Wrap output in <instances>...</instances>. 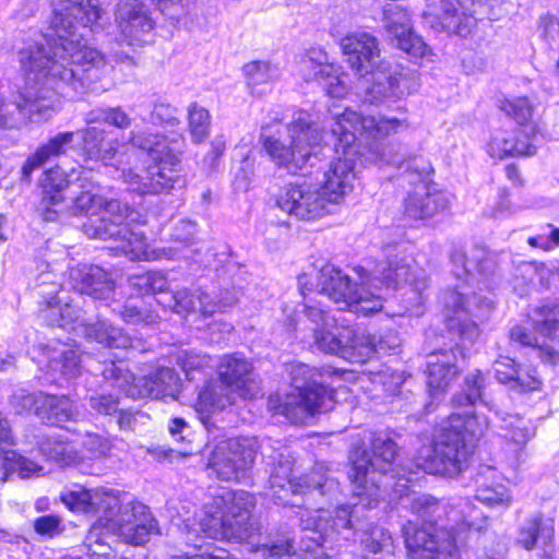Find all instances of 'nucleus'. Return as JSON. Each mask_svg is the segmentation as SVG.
Wrapping results in <instances>:
<instances>
[{
	"mask_svg": "<svg viewBox=\"0 0 559 559\" xmlns=\"http://www.w3.org/2000/svg\"><path fill=\"white\" fill-rule=\"evenodd\" d=\"M81 413L73 401L66 395L46 394L41 399L37 417L47 425L61 426L68 421H76Z\"/></svg>",
	"mask_w": 559,
	"mask_h": 559,
	"instance_id": "37",
	"label": "nucleus"
},
{
	"mask_svg": "<svg viewBox=\"0 0 559 559\" xmlns=\"http://www.w3.org/2000/svg\"><path fill=\"white\" fill-rule=\"evenodd\" d=\"M488 427L486 418L475 413H453L435 437L431 472L449 476L460 474L467 464L474 440Z\"/></svg>",
	"mask_w": 559,
	"mask_h": 559,
	"instance_id": "7",
	"label": "nucleus"
},
{
	"mask_svg": "<svg viewBox=\"0 0 559 559\" xmlns=\"http://www.w3.org/2000/svg\"><path fill=\"white\" fill-rule=\"evenodd\" d=\"M452 272L457 278L478 273L490 275L496 271V263L492 258L483 249L474 248L469 254L463 248H454L450 254Z\"/></svg>",
	"mask_w": 559,
	"mask_h": 559,
	"instance_id": "34",
	"label": "nucleus"
},
{
	"mask_svg": "<svg viewBox=\"0 0 559 559\" xmlns=\"http://www.w3.org/2000/svg\"><path fill=\"white\" fill-rule=\"evenodd\" d=\"M115 22L119 34L129 45H143L153 39L154 22L139 0L119 1L115 10Z\"/></svg>",
	"mask_w": 559,
	"mask_h": 559,
	"instance_id": "22",
	"label": "nucleus"
},
{
	"mask_svg": "<svg viewBox=\"0 0 559 559\" xmlns=\"http://www.w3.org/2000/svg\"><path fill=\"white\" fill-rule=\"evenodd\" d=\"M409 509L424 520L420 526L408 522L402 528L411 559L462 558L464 538L437 524L445 512L444 506L437 498L426 493L414 495L409 499Z\"/></svg>",
	"mask_w": 559,
	"mask_h": 559,
	"instance_id": "4",
	"label": "nucleus"
},
{
	"mask_svg": "<svg viewBox=\"0 0 559 559\" xmlns=\"http://www.w3.org/2000/svg\"><path fill=\"white\" fill-rule=\"evenodd\" d=\"M76 174L72 170L66 174L59 166L51 167L39 178L40 199L36 212L45 222H56L64 206V191L68 189L71 177Z\"/></svg>",
	"mask_w": 559,
	"mask_h": 559,
	"instance_id": "24",
	"label": "nucleus"
},
{
	"mask_svg": "<svg viewBox=\"0 0 559 559\" xmlns=\"http://www.w3.org/2000/svg\"><path fill=\"white\" fill-rule=\"evenodd\" d=\"M141 503H127L111 528L127 544L143 545L152 534L157 533V522L145 512Z\"/></svg>",
	"mask_w": 559,
	"mask_h": 559,
	"instance_id": "26",
	"label": "nucleus"
},
{
	"mask_svg": "<svg viewBox=\"0 0 559 559\" xmlns=\"http://www.w3.org/2000/svg\"><path fill=\"white\" fill-rule=\"evenodd\" d=\"M488 153L492 157L531 156L536 153L527 134L520 130L498 131L488 143Z\"/></svg>",
	"mask_w": 559,
	"mask_h": 559,
	"instance_id": "35",
	"label": "nucleus"
},
{
	"mask_svg": "<svg viewBox=\"0 0 559 559\" xmlns=\"http://www.w3.org/2000/svg\"><path fill=\"white\" fill-rule=\"evenodd\" d=\"M76 174L72 170L66 174L59 166L51 167L39 178L40 199L36 212L45 222H56L64 206V191L68 189L71 177Z\"/></svg>",
	"mask_w": 559,
	"mask_h": 559,
	"instance_id": "25",
	"label": "nucleus"
},
{
	"mask_svg": "<svg viewBox=\"0 0 559 559\" xmlns=\"http://www.w3.org/2000/svg\"><path fill=\"white\" fill-rule=\"evenodd\" d=\"M219 379L242 399H253L260 392L252 374V365L243 357L224 356L218 366Z\"/></svg>",
	"mask_w": 559,
	"mask_h": 559,
	"instance_id": "32",
	"label": "nucleus"
},
{
	"mask_svg": "<svg viewBox=\"0 0 559 559\" xmlns=\"http://www.w3.org/2000/svg\"><path fill=\"white\" fill-rule=\"evenodd\" d=\"M383 251L385 260L378 262L371 271L361 265L353 267L356 275L354 284L340 269L331 264L323 265L317 274L316 286L319 293L328 296L340 310L368 316L382 309L383 287L397 288L411 284L419 289L412 260L394 246H386Z\"/></svg>",
	"mask_w": 559,
	"mask_h": 559,
	"instance_id": "2",
	"label": "nucleus"
},
{
	"mask_svg": "<svg viewBox=\"0 0 559 559\" xmlns=\"http://www.w3.org/2000/svg\"><path fill=\"white\" fill-rule=\"evenodd\" d=\"M179 166L180 164L170 165L163 160H151L141 174L128 169L122 173V177L130 189L140 194L170 193L186 186V179L181 176Z\"/></svg>",
	"mask_w": 559,
	"mask_h": 559,
	"instance_id": "20",
	"label": "nucleus"
},
{
	"mask_svg": "<svg viewBox=\"0 0 559 559\" xmlns=\"http://www.w3.org/2000/svg\"><path fill=\"white\" fill-rule=\"evenodd\" d=\"M294 392L288 393L277 412L292 424L304 425L316 413L333 406V392L322 384L321 374L308 365L292 362L287 366Z\"/></svg>",
	"mask_w": 559,
	"mask_h": 559,
	"instance_id": "10",
	"label": "nucleus"
},
{
	"mask_svg": "<svg viewBox=\"0 0 559 559\" xmlns=\"http://www.w3.org/2000/svg\"><path fill=\"white\" fill-rule=\"evenodd\" d=\"M17 56L25 75L17 97L24 115L35 122L51 117L58 96L73 99L108 90L111 67L103 53L83 43V34L61 35L53 41L40 35L25 41Z\"/></svg>",
	"mask_w": 559,
	"mask_h": 559,
	"instance_id": "1",
	"label": "nucleus"
},
{
	"mask_svg": "<svg viewBox=\"0 0 559 559\" xmlns=\"http://www.w3.org/2000/svg\"><path fill=\"white\" fill-rule=\"evenodd\" d=\"M406 128H408L406 119L362 116L348 108L336 115L331 132L336 138L334 145L338 156L325 171V181L320 187L330 202L335 206L338 205L353 190L358 158L357 134L367 140L380 141Z\"/></svg>",
	"mask_w": 559,
	"mask_h": 559,
	"instance_id": "3",
	"label": "nucleus"
},
{
	"mask_svg": "<svg viewBox=\"0 0 559 559\" xmlns=\"http://www.w3.org/2000/svg\"><path fill=\"white\" fill-rule=\"evenodd\" d=\"M212 358L194 350H181L177 355V364L186 373L189 380H193V372L204 371L206 368H212Z\"/></svg>",
	"mask_w": 559,
	"mask_h": 559,
	"instance_id": "56",
	"label": "nucleus"
},
{
	"mask_svg": "<svg viewBox=\"0 0 559 559\" xmlns=\"http://www.w3.org/2000/svg\"><path fill=\"white\" fill-rule=\"evenodd\" d=\"M107 536L103 534L102 519L95 523L90 530L85 538V547L90 558L96 557L97 559H108L109 551L111 550Z\"/></svg>",
	"mask_w": 559,
	"mask_h": 559,
	"instance_id": "57",
	"label": "nucleus"
},
{
	"mask_svg": "<svg viewBox=\"0 0 559 559\" xmlns=\"http://www.w3.org/2000/svg\"><path fill=\"white\" fill-rule=\"evenodd\" d=\"M263 127L260 142L264 152L278 168L296 174L306 165L311 167L314 159H319L322 152L323 129L312 116L298 110L293 114L292 120L286 124L287 140H283L280 132H267Z\"/></svg>",
	"mask_w": 559,
	"mask_h": 559,
	"instance_id": "5",
	"label": "nucleus"
},
{
	"mask_svg": "<svg viewBox=\"0 0 559 559\" xmlns=\"http://www.w3.org/2000/svg\"><path fill=\"white\" fill-rule=\"evenodd\" d=\"M359 511L358 507L343 506L333 514L324 512L302 521V533L295 550L316 552L319 547H333L342 540H350L355 536V530L365 527L358 518ZM286 538L296 539L295 536H285L282 540Z\"/></svg>",
	"mask_w": 559,
	"mask_h": 559,
	"instance_id": "12",
	"label": "nucleus"
},
{
	"mask_svg": "<svg viewBox=\"0 0 559 559\" xmlns=\"http://www.w3.org/2000/svg\"><path fill=\"white\" fill-rule=\"evenodd\" d=\"M448 206V195L436 183L417 185L404 201V214L414 219H428Z\"/></svg>",
	"mask_w": 559,
	"mask_h": 559,
	"instance_id": "31",
	"label": "nucleus"
},
{
	"mask_svg": "<svg viewBox=\"0 0 559 559\" xmlns=\"http://www.w3.org/2000/svg\"><path fill=\"white\" fill-rule=\"evenodd\" d=\"M116 249L120 250L129 260H150L153 252L148 250V243L144 233L131 228L129 225H123L121 234L119 235Z\"/></svg>",
	"mask_w": 559,
	"mask_h": 559,
	"instance_id": "41",
	"label": "nucleus"
},
{
	"mask_svg": "<svg viewBox=\"0 0 559 559\" xmlns=\"http://www.w3.org/2000/svg\"><path fill=\"white\" fill-rule=\"evenodd\" d=\"M321 346L352 362L362 364L373 354H390L400 346V338L393 331H388L380 336L371 334H357L353 329L345 328L338 335H325L320 337Z\"/></svg>",
	"mask_w": 559,
	"mask_h": 559,
	"instance_id": "16",
	"label": "nucleus"
},
{
	"mask_svg": "<svg viewBox=\"0 0 559 559\" xmlns=\"http://www.w3.org/2000/svg\"><path fill=\"white\" fill-rule=\"evenodd\" d=\"M132 285L143 294H156L167 289L168 281L164 273L150 271L132 278Z\"/></svg>",
	"mask_w": 559,
	"mask_h": 559,
	"instance_id": "59",
	"label": "nucleus"
},
{
	"mask_svg": "<svg viewBox=\"0 0 559 559\" xmlns=\"http://www.w3.org/2000/svg\"><path fill=\"white\" fill-rule=\"evenodd\" d=\"M272 468L269 477L267 496L276 503L297 507L294 501L298 495H314L332 497L338 491V483L316 467L311 473L294 477V460L289 455L278 453L272 457Z\"/></svg>",
	"mask_w": 559,
	"mask_h": 559,
	"instance_id": "11",
	"label": "nucleus"
},
{
	"mask_svg": "<svg viewBox=\"0 0 559 559\" xmlns=\"http://www.w3.org/2000/svg\"><path fill=\"white\" fill-rule=\"evenodd\" d=\"M426 24L438 32L466 37L476 27V17L462 10L459 0H426L423 12Z\"/></svg>",
	"mask_w": 559,
	"mask_h": 559,
	"instance_id": "21",
	"label": "nucleus"
},
{
	"mask_svg": "<svg viewBox=\"0 0 559 559\" xmlns=\"http://www.w3.org/2000/svg\"><path fill=\"white\" fill-rule=\"evenodd\" d=\"M305 317L314 325L311 328L313 332V340L314 344L318 346V348L326 354H331L330 352L325 350L321 344H320V337H325V335H333L336 336L340 334V332L344 329H336V332H331L325 330L324 328L328 325V316L326 312L320 308H317L314 306H305L304 308Z\"/></svg>",
	"mask_w": 559,
	"mask_h": 559,
	"instance_id": "55",
	"label": "nucleus"
},
{
	"mask_svg": "<svg viewBox=\"0 0 559 559\" xmlns=\"http://www.w3.org/2000/svg\"><path fill=\"white\" fill-rule=\"evenodd\" d=\"M399 453L396 442L389 436L379 433L372 438L371 454L356 449L350 452L348 479L353 495L367 500V504L377 502L381 490L392 486L394 462Z\"/></svg>",
	"mask_w": 559,
	"mask_h": 559,
	"instance_id": "6",
	"label": "nucleus"
},
{
	"mask_svg": "<svg viewBox=\"0 0 559 559\" xmlns=\"http://www.w3.org/2000/svg\"><path fill=\"white\" fill-rule=\"evenodd\" d=\"M39 452L48 460L69 465L76 459V451L71 442L59 435L44 437L38 443Z\"/></svg>",
	"mask_w": 559,
	"mask_h": 559,
	"instance_id": "43",
	"label": "nucleus"
},
{
	"mask_svg": "<svg viewBox=\"0 0 559 559\" xmlns=\"http://www.w3.org/2000/svg\"><path fill=\"white\" fill-rule=\"evenodd\" d=\"M362 76L366 82L364 102L370 104L385 100H396L409 94L408 79L404 74H393L386 71L384 64H379Z\"/></svg>",
	"mask_w": 559,
	"mask_h": 559,
	"instance_id": "28",
	"label": "nucleus"
},
{
	"mask_svg": "<svg viewBox=\"0 0 559 559\" xmlns=\"http://www.w3.org/2000/svg\"><path fill=\"white\" fill-rule=\"evenodd\" d=\"M468 512L464 515V519L456 526H453L449 530V532L459 535L464 538L465 547L463 551L467 547V538L472 534H480L485 532L489 525L488 518L484 515L477 508L468 507Z\"/></svg>",
	"mask_w": 559,
	"mask_h": 559,
	"instance_id": "52",
	"label": "nucleus"
},
{
	"mask_svg": "<svg viewBox=\"0 0 559 559\" xmlns=\"http://www.w3.org/2000/svg\"><path fill=\"white\" fill-rule=\"evenodd\" d=\"M79 182L82 192L75 197L72 204V213L95 216L102 211L105 198L98 193V185L91 178V170L81 169L74 178Z\"/></svg>",
	"mask_w": 559,
	"mask_h": 559,
	"instance_id": "39",
	"label": "nucleus"
},
{
	"mask_svg": "<svg viewBox=\"0 0 559 559\" xmlns=\"http://www.w3.org/2000/svg\"><path fill=\"white\" fill-rule=\"evenodd\" d=\"M485 376L480 371L476 370L468 373L465 377L462 391L452 397L453 406L460 408L475 405L483 400Z\"/></svg>",
	"mask_w": 559,
	"mask_h": 559,
	"instance_id": "46",
	"label": "nucleus"
},
{
	"mask_svg": "<svg viewBox=\"0 0 559 559\" xmlns=\"http://www.w3.org/2000/svg\"><path fill=\"white\" fill-rule=\"evenodd\" d=\"M123 225L109 221L107 216L90 217L83 224L84 234L92 239L115 240L121 234Z\"/></svg>",
	"mask_w": 559,
	"mask_h": 559,
	"instance_id": "50",
	"label": "nucleus"
},
{
	"mask_svg": "<svg viewBox=\"0 0 559 559\" xmlns=\"http://www.w3.org/2000/svg\"><path fill=\"white\" fill-rule=\"evenodd\" d=\"M495 471L490 466H481L475 476V498L487 506L510 504L508 489L502 484H488V478Z\"/></svg>",
	"mask_w": 559,
	"mask_h": 559,
	"instance_id": "40",
	"label": "nucleus"
},
{
	"mask_svg": "<svg viewBox=\"0 0 559 559\" xmlns=\"http://www.w3.org/2000/svg\"><path fill=\"white\" fill-rule=\"evenodd\" d=\"M276 206L290 216L313 221L334 211L335 205L321 188L310 183H290L283 187L275 197Z\"/></svg>",
	"mask_w": 559,
	"mask_h": 559,
	"instance_id": "17",
	"label": "nucleus"
},
{
	"mask_svg": "<svg viewBox=\"0 0 559 559\" xmlns=\"http://www.w3.org/2000/svg\"><path fill=\"white\" fill-rule=\"evenodd\" d=\"M382 23L389 38L396 47L414 58H421L427 52V45L413 31L408 11L397 4H388L382 10Z\"/></svg>",
	"mask_w": 559,
	"mask_h": 559,
	"instance_id": "23",
	"label": "nucleus"
},
{
	"mask_svg": "<svg viewBox=\"0 0 559 559\" xmlns=\"http://www.w3.org/2000/svg\"><path fill=\"white\" fill-rule=\"evenodd\" d=\"M92 497L93 491L78 487L62 493L61 500L71 511L90 514L93 511Z\"/></svg>",
	"mask_w": 559,
	"mask_h": 559,
	"instance_id": "61",
	"label": "nucleus"
},
{
	"mask_svg": "<svg viewBox=\"0 0 559 559\" xmlns=\"http://www.w3.org/2000/svg\"><path fill=\"white\" fill-rule=\"evenodd\" d=\"M401 177L409 185L432 183L429 176L433 171L431 163L424 156H413L400 163Z\"/></svg>",
	"mask_w": 559,
	"mask_h": 559,
	"instance_id": "47",
	"label": "nucleus"
},
{
	"mask_svg": "<svg viewBox=\"0 0 559 559\" xmlns=\"http://www.w3.org/2000/svg\"><path fill=\"white\" fill-rule=\"evenodd\" d=\"M554 538V527L546 524L540 515L528 520L519 532L518 544L525 550H533L540 540L544 546L549 545Z\"/></svg>",
	"mask_w": 559,
	"mask_h": 559,
	"instance_id": "42",
	"label": "nucleus"
},
{
	"mask_svg": "<svg viewBox=\"0 0 559 559\" xmlns=\"http://www.w3.org/2000/svg\"><path fill=\"white\" fill-rule=\"evenodd\" d=\"M243 72L250 85H260L272 81L277 75V70L270 62L252 61L243 67Z\"/></svg>",
	"mask_w": 559,
	"mask_h": 559,
	"instance_id": "63",
	"label": "nucleus"
},
{
	"mask_svg": "<svg viewBox=\"0 0 559 559\" xmlns=\"http://www.w3.org/2000/svg\"><path fill=\"white\" fill-rule=\"evenodd\" d=\"M535 330L543 336H550L559 330V302L547 301L535 309Z\"/></svg>",
	"mask_w": 559,
	"mask_h": 559,
	"instance_id": "53",
	"label": "nucleus"
},
{
	"mask_svg": "<svg viewBox=\"0 0 559 559\" xmlns=\"http://www.w3.org/2000/svg\"><path fill=\"white\" fill-rule=\"evenodd\" d=\"M510 389L520 393L537 391L542 388V380L535 368L519 366L516 374L512 378Z\"/></svg>",
	"mask_w": 559,
	"mask_h": 559,
	"instance_id": "60",
	"label": "nucleus"
},
{
	"mask_svg": "<svg viewBox=\"0 0 559 559\" xmlns=\"http://www.w3.org/2000/svg\"><path fill=\"white\" fill-rule=\"evenodd\" d=\"M360 509L358 518L360 523L365 526L361 532H366V537L362 539L365 559H392L393 558V542L388 530L380 526L369 527L367 518L362 515L365 504H354ZM360 530H355V534Z\"/></svg>",
	"mask_w": 559,
	"mask_h": 559,
	"instance_id": "36",
	"label": "nucleus"
},
{
	"mask_svg": "<svg viewBox=\"0 0 559 559\" xmlns=\"http://www.w3.org/2000/svg\"><path fill=\"white\" fill-rule=\"evenodd\" d=\"M27 116L22 110V102L19 97L11 103L0 100V129H13L20 127Z\"/></svg>",
	"mask_w": 559,
	"mask_h": 559,
	"instance_id": "62",
	"label": "nucleus"
},
{
	"mask_svg": "<svg viewBox=\"0 0 559 559\" xmlns=\"http://www.w3.org/2000/svg\"><path fill=\"white\" fill-rule=\"evenodd\" d=\"M457 348H441L431 352L427 361V384L430 390H443L459 373Z\"/></svg>",
	"mask_w": 559,
	"mask_h": 559,
	"instance_id": "33",
	"label": "nucleus"
},
{
	"mask_svg": "<svg viewBox=\"0 0 559 559\" xmlns=\"http://www.w3.org/2000/svg\"><path fill=\"white\" fill-rule=\"evenodd\" d=\"M41 318L52 328L58 326L75 336H83L108 348L139 349V345H135L134 341L120 328L106 321L84 322L82 309L70 302H64L62 307L48 302L47 308L41 310Z\"/></svg>",
	"mask_w": 559,
	"mask_h": 559,
	"instance_id": "13",
	"label": "nucleus"
},
{
	"mask_svg": "<svg viewBox=\"0 0 559 559\" xmlns=\"http://www.w3.org/2000/svg\"><path fill=\"white\" fill-rule=\"evenodd\" d=\"M53 7L51 27L57 36L55 40H60L61 35L80 37L76 33L78 25L92 29L98 25L104 13L98 0H55Z\"/></svg>",
	"mask_w": 559,
	"mask_h": 559,
	"instance_id": "19",
	"label": "nucleus"
},
{
	"mask_svg": "<svg viewBox=\"0 0 559 559\" xmlns=\"http://www.w3.org/2000/svg\"><path fill=\"white\" fill-rule=\"evenodd\" d=\"M130 142L133 146L146 151L151 160H163L166 164L179 165L180 152L173 147L164 135L147 132L132 133Z\"/></svg>",
	"mask_w": 559,
	"mask_h": 559,
	"instance_id": "38",
	"label": "nucleus"
},
{
	"mask_svg": "<svg viewBox=\"0 0 559 559\" xmlns=\"http://www.w3.org/2000/svg\"><path fill=\"white\" fill-rule=\"evenodd\" d=\"M345 76L341 66H325L323 71L319 72V78L312 81L321 84L330 97L342 98L348 92Z\"/></svg>",
	"mask_w": 559,
	"mask_h": 559,
	"instance_id": "48",
	"label": "nucleus"
},
{
	"mask_svg": "<svg viewBox=\"0 0 559 559\" xmlns=\"http://www.w3.org/2000/svg\"><path fill=\"white\" fill-rule=\"evenodd\" d=\"M69 281L73 289L94 299L108 301L115 294V282L102 267L78 264L69 270Z\"/></svg>",
	"mask_w": 559,
	"mask_h": 559,
	"instance_id": "29",
	"label": "nucleus"
},
{
	"mask_svg": "<svg viewBox=\"0 0 559 559\" xmlns=\"http://www.w3.org/2000/svg\"><path fill=\"white\" fill-rule=\"evenodd\" d=\"M46 394L31 393L24 389L15 390L10 396V405L16 414L34 413L37 416V408H40L41 399Z\"/></svg>",
	"mask_w": 559,
	"mask_h": 559,
	"instance_id": "58",
	"label": "nucleus"
},
{
	"mask_svg": "<svg viewBox=\"0 0 559 559\" xmlns=\"http://www.w3.org/2000/svg\"><path fill=\"white\" fill-rule=\"evenodd\" d=\"M500 430L503 438L516 444H525L535 435L531 421L516 415L503 418Z\"/></svg>",
	"mask_w": 559,
	"mask_h": 559,
	"instance_id": "49",
	"label": "nucleus"
},
{
	"mask_svg": "<svg viewBox=\"0 0 559 559\" xmlns=\"http://www.w3.org/2000/svg\"><path fill=\"white\" fill-rule=\"evenodd\" d=\"M255 498L248 491L234 490L213 498L205 506L206 518L200 522L201 530L211 538H224L242 543L257 531L251 521Z\"/></svg>",
	"mask_w": 559,
	"mask_h": 559,
	"instance_id": "9",
	"label": "nucleus"
},
{
	"mask_svg": "<svg viewBox=\"0 0 559 559\" xmlns=\"http://www.w3.org/2000/svg\"><path fill=\"white\" fill-rule=\"evenodd\" d=\"M102 374L105 380L132 399L177 400L181 391L178 373L168 367L159 368L150 376L135 378L123 361H110L104 366Z\"/></svg>",
	"mask_w": 559,
	"mask_h": 559,
	"instance_id": "14",
	"label": "nucleus"
},
{
	"mask_svg": "<svg viewBox=\"0 0 559 559\" xmlns=\"http://www.w3.org/2000/svg\"><path fill=\"white\" fill-rule=\"evenodd\" d=\"M112 311L128 324H151L154 321V314L139 298H129L123 305L112 308Z\"/></svg>",
	"mask_w": 559,
	"mask_h": 559,
	"instance_id": "51",
	"label": "nucleus"
},
{
	"mask_svg": "<svg viewBox=\"0 0 559 559\" xmlns=\"http://www.w3.org/2000/svg\"><path fill=\"white\" fill-rule=\"evenodd\" d=\"M341 48L348 66L360 76L368 75L380 58L378 39L367 32H355L341 39Z\"/></svg>",
	"mask_w": 559,
	"mask_h": 559,
	"instance_id": "27",
	"label": "nucleus"
},
{
	"mask_svg": "<svg viewBox=\"0 0 559 559\" xmlns=\"http://www.w3.org/2000/svg\"><path fill=\"white\" fill-rule=\"evenodd\" d=\"M501 109L519 124L526 123L533 115V105L527 97L506 99L501 104Z\"/></svg>",
	"mask_w": 559,
	"mask_h": 559,
	"instance_id": "64",
	"label": "nucleus"
},
{
	"mask_svg": "<svg viewBox=\"0 0 559 559\" xmlns=\"http://www.w3.org/2000/svg\"><path fill=\"white\" fill-rule=\"evenodd\" d=\"M441 300L449 330L457 334L462 342L471 344L480 334L478 324L486 322L495 309L489 298L475 293L468 296L456 289L444 292Z\"/></svg>",
	"mask_w": 559,
	"mask_h": 559,
	"instance_id": "15",
	"label": "nucleus"
},
{
	"mask_svg": "<svg viewBox=\"0 0 559 559\" xmlns=\"http://www.w3.org/2000/svg\"><path fill=\"white\" fill-rule=\"evenodd\" d=\"M255 456L254 441L229 439L213 449L207 460V469L219 480H238L252 467Z\"/></svg>",
	"mask_w": 559,
	"mask_h": 559,
	"instance_id": "18",
	"label": "nucleus"
},
{
	"mask_svg": "<svg viewBox=\"0 0 559 559\" xmlns=\"http://www.w3.org/2000/svg\"><path fill=\"white\" fill-rule=\"evenodd\" d=\"M235 302L233 296L216 299L201 288H180L170 296L169 307L178 314L199 312L203 317H210L217 311L231 306Z\"/></svg>",
	"mask_w": 559,
	"mask_h": 559,
	"instance_id": "30",
	"label": "nucleus"
},
{
	"mask_svg": "<svg viewBox=\"0 0 559 559\" xmlns=\"http://www.w3.org/2000/svg\"><path fill=\"white\" fill-rule=\"evenodd\" d=\"M234 391L221 379L209 381L199 392L198 400L204 408L224 409L234 403Z\"/></svg>",
	"mask_w": 559,
	"mask_h": 559,
	"instance_id": "44",
	"label": "nucleus"
},
{
	"mask_svg": "<svg viewBox=\"0 0 559 559\" xmlns=\"http://www.w3.org/2000/svg\"><path fill=\"white\" fill-rule=\"evenodd\" d=\"M76 134L80 135V155L88 160L102 162L107 165L116 157L121 146L117 139H108L107 132L97 127H86L78 132H58L28 155L21 167V181L29 185L35 170L48 162L66 155Z\"/></svg>",
	"mask_w": 559,
	"mask_h": 559,
	"instance_id": "8",
	"label": "nucleus"
},
{
	"mask_svg": "<svg viewBox=\"0 0 559 559\" xmlns=\"http://www.w3.org/2000/svg\"><path fill=\"white\" fill-rule=\"evenodd\" d=\"M335 63L329 61L326 51L321 47H311L301 57L300 72L306 81H311L319 78V72L325 66H334Z\"/></svg>",
	"mask_w": 559,
	"mask_h": 559,
	"instance_id": "54",
	"label": "nucleus"
},
{
	"mask_svg": "<svg viewBox=\"0 0 559 559\" xmlns=\"http://www.w3.org/2000/svg\"><path fill=\"white\" fill-rule=\"evenodd\" d=\"M188 112V130L191 140L195 144L204 142L211 131V115L210 111L199 105L197 102L189 104L187 108Z\"/></svg>",
	"mask_w": 559,
	"mask_h": 559,
	"instance_id": "45",
	"label": "nucleus"
}]
</instances>
